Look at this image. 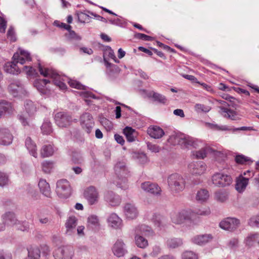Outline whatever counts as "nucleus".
<instances>
[{
	"mask_svg": "<svg viewBox=\"0 0 259 259\" xmlns=\"http://www.w3.org/2000/svg\"><path fill=\"white\" fill-rule=\"evenodd\" d=\"M38 68L41 75L44 77L52 78L53 79L54 84L58 87L60 90L64 91L67 89L65 82H67L71 88L83 90L79 92L80 96L84 98H95V96L92 93L86 91L87 87L78 81L71 79L66 76H62L53 69L45 68L41 66L40 63L38 64Z\"/></svg>",
	"mask_w": 259,
	"mask_h": 259,
	"instance_id": "nucleus-1",
	"label": "nucleus"
},
{
	"mask_svg": "<svg viewBox=\"0 0 259 259\" xmlns=\"http://www.w3.org/2000/svg\"><path fill=\"white\" fill-rule=\"evenodd\" d=\"M167 142L172 145H180L183 148H197L202 144L197 139L181 133H172L167 139Z\"/></svg>",
	"mask_w": 259,
	"mask_h": 259,
	"instance_id": "nucleus-2",
	"label": "nucleus"
},
{
	"mask_svg": "<svg viewBox=\"0 0 259 259\" xmlns=\"http://www.w3.org/2000/svg\"><path fill=\"white\" fill-rule=\"evenodd\" d=\"M167 185L171 194L176 195L182 192L185 188L186 181L181 175L174 173L167 178Z\"/></svg>",
	"mask_w": 259,
	"mask_h": 259,
	"instance_id": "nucleus-3",
	"label": "nucleus"
},
{
	"mask_svg": "<svg viewBox=\"0 0 259 259\" xmlns=\"http://www.w3.org/2000/svg\"><path fill=\"white\" fill-rule=\"evenodd\" d=\"M196 214L191 210L183 209L171 215V219L173 223L178 225L188 222L194 224L196 220Z\"/></svg>",
	"mask_w": 259,
	"mask_h": 259,
	"instance_id": "nucleus-4",
	"label": "nucleus"
},
{
	"mask_svg": "<svg viewBox=\"0 0 259 259\" xmlns=\"http://www.w3.org/2000/svg\"><path fill=\"white\" fill-rule=\"evenodd\" d=\"M74 255V249L69 245L59 247L53 252L55 259H72Z\"/></svg>",
	"mask_w": 259,
	"mask_h": 259,
	"instance_id": "nucleus-5",
	"label": "nucleus"
},
{
	"mask_svg": "<svg viewBox=\"0 0 259 259\" xmlns=\"http://www.w3.org/2000/svg\"><path fill=\"white\" fill-rule=\"evenodd\" d=\"M83 196L90 205H95L99 201V193L98 190L93 186L87 188L84 191Z\"/></svg>",
	"mask_w": 259,
	"mask_h": 259,
	"instance_id": "nucleus-6",
	"label": "nucleus"
},
{
	"mask_svg": "<svg viewBox=\"0 0 259 259\" xmlns=\"http://www.w3.org/2000/svg\"><path fill=\"white\" fill-rule=\"evenodd\" d=\"M56 193L63 198L68 197L71 194V188L68 181L65 179L60 180L57 182Z\"/></svg>",
	"mask_w": 259,
	"mask_h": 259,
	"instance_id": "nucleus-7",
	"label": "nucleus"
},
{
	"mask_svg": "<svg viewBox=\"0 0 259 259\" xmlns=\"http://www.w3.org/2000/svg\"><path fill=\"white\" fill-rule=\"evenodd\" d=\"M80 124L82 129L88 134L91 133L95 124L94 118L89 113H84L80 117Z\"/></svg>",
	"mask_w": 259,
	"mask_h": 259,
	"instance_id": "nucleus-8",
	"label": "nucleus"
},
{
	"mask_svg": "<svg viewBox=\"0 0 259 259\" xmlns=\"http://www.w3.org/2000/svg\"><path fill=\"white\" fill-rule=\"evenodd\" d=\"M213 185L217 187H225L230 185L232 179L230 176L222 173H216L211 178Z\"/></svg>",
	"mask_w": 259,
	"mask_h": 259,
	"instance_id": "nucleus-9",
	"label": "nucleus"
},
{
	"mask_svg": "<svg viewBox=\"0 0 259 259\" xmlns=\"http://www.w3.org/2000/svg\"><path fill=\"white\" fill-rule=\"evenodd\" d=\"M54 119L56 123L61 127H65L70 125L73 121L71 115L64 112L57 113L55 115Z\"/></svg>",
	"mask_w": 259,
	"mask_h": 259,
	"instance_id": "nucleus-10",
	"label": "nucleus"
},
{
	"mask_svg": "<svg viewBox=\"0 0 259 259\" xmlns=\"http://www.w3.org/2000/svg\"><path fill=\"white\" fill-rule=\"evenodd\" d=\"M125 217L128 220L136 219L139 214V211L137 207L133 203H126L123 208Z\"/></svg>",
	"mask_w": 259,
	"mask_h": 259,
	"instance_id": "nucleus-11",
	"label": "nucleus"
},
{
	"mask_svg": "<svg viewBox=\"0 0 259 259\" xmlns=\"http://www.w3.org/2000/svg\"><path fill=\"white\" fill-rule=\"evenodd\" d=\"M240 225L239 220L235 218H227L220 223V227L226 230L233 231Z\"/></svg>",
	"mask_w": 259,
	"mask_h": 259,
	"instance_id": "nucleus-12",
	"label": "nucleus"
},
{
	"mask_svg": "<svg viewBox=\"0 0 259 259\" xmlns=\"http://www.w3.org/2000/svg\"><path fill=\"white\" fill-rule=\"evenodd\" d=\"M188 169L192 175L199 176L205 172L206 165L202 161L193 162L188 165Z\"/></svg>",
	"mask_w": 259,
	"mask_h": 259,
	"instance_id": "nucleus-13",
	"label": "nucleus"
},
{
	"mask_svg": "<svg viewBox=\"0 0 259 259\" xmlns=\"http://www.w3.org/2000/svg\"><path fill=\"white\" fill-rule=\"evenodd\" d=\"M141 187L143 191L155 195H160L161 193V188L157 184L150 182L142 183Z\"/></svg>",
	"mask_w": 259,
	"mask_h": 259,
	"instance_id": "nucleus-14",
	"label": "nucleus"
},
{
	"mask_svg": "<svg viewBox=\"0 0 259 259\" xmlns=\"http://www.w3.org/2000/svg\"><path fill=\"white\" fill-rule=\"evenodd\" d=\"M13 60L17 63H20L22 65L26 62L30 61L31 57L28 52L20 49L17 52L14 54Z\"/></svg>",
	"mask_w": 259,
	"mask_h": 259,
	"instance_id": "nucleus-15",
	"label": "nucleus"
},
{
	"mask_svg": "<svg viewBox=\"0 0 259 259\" xmlns=\"http://www.w3.org/2000/svg\"><path fill=\"white\" fill-rule=\"evenodd\" d=\"M3 224L7 226H17L20 222L17 220L15 213L12 212L8 211L4 213L2 216Z\"/></svg>",
	"mask_w": 259,
	"mask_h": 259,
	"instance_id": "nucleus-16",
	"label": "nucleus"
},
{
	"mask_svg": "<svg viewBox=\"0 0 259 259\" xmlns=\"http://www.w3.org/2000/svg\"><path fill=\"white\" fill-rule=\"evenodd\" d=\"M77 224L78 219L76 217L71 215L68 217L65 223L66 234L68 235H73Z\"/></svg>",
	"mask_w": 259,
	"mask_h": 259,
	"instance_id": "nucleus-17",
	"label": "nucleus"
},
{
	"mask_svg": "<svg viewBox=\"0 0 259 259\" xmlns=\"http://www.w3.org/2000/svg\"><path fill=\"white\" fill-rule=\"evenodd\" d=\"M112 252L117 257L123 256L126 252L125 244L121 239H118L112 247Z\"/></svg>",
	"mask_w": 259,
	"mask_h": 259,
	"instance_id": "nucleus-18",
	"label": "nucleus"
},
{
	"mask_svg": "<svg viewBox=\"0 0 259 259\" xmlns=\"http://www.w3.org/2000/svg\"><path fill=\"white\" fill-rule=\"evenodd\" d=\"M108 226L114 229H120L123 226L122 219L115 213H111L108 219Z\"/></svg>",
	"mask_w": 259,
	"mask_h": 259,
	"instance_id": "nucleus-19",
	"label": "nucleus"
},
{
	"mask_svg": "<svg viewBox=\"0 0 259 259\" xmlns=\"http://www.w3.org/2000/svg\"><path fill=\"white\" fill-rule=\"evenodd\" d=\"M104 199L105 201L112 206H118L121 203L120 196L116 195L112 191H107L105 193Z\"/></svg>",
	"mask_w": 259,
	"mask_h": 259,
	"instance_id": "nucleus-20",
	"label": "nucleus"
},
{
	"mask_svg": "<svg viewBox=\"0 0 259 259\" xmlns=\"http://www.w3.org/2000/svg\"><path fill=\"white\" fill-rule=\"evenodd\" d=\"M13 136L8 128L0 129V144L9 145L12 142Z\"/></svg>",
	"mask_w": 259,
	"mask_h": 259,
	"instance_id": "nucleus-21",
	"label": "nucleus"
},
{
	"mask_svg": "<svg viewBox=\"0 0 259 259\" xmlns=\"http://www.w3.org/2000/svg\"><path fill=\"white\" fill-rule=\"evenodd\" d=\"M212 239V236L211 234H205L195 235L191 238V241L193 244L203 245L210 241Z\"/></svg>",
	"mask_w": 259,
	"mask_h": 259,
	"instance_id": "nucleus-22",
	"label": "nucleus"
},
{
	"mask_svg": "<svg viewBox=\"0 0 259 259\" xmlns=\"http://www.w3.org/2000/svg\"><path fill=\"white\" fill-rule=\"evenodd\" d=\"M50 82V81L46 79H36L33 82V85L40 94L46 95L49 92L46 85Z\"/></svg>",
	"mask_w": 259,
	"mask_h": 259,
	"instance_id": "nucleus-23",
	"label": "nucleus"
},
{
	"mask_svg": "<svg viewBox=\"0 0 259 259\" xmlns=\"http://www.w3.org/2000/svg\"><path fill=\"white\" fill-rule=\"evenodd\" d=\"M9 92L14 96L17 97L23 92V85L19 81L11 83L8 87Z\"/></svg>",
	"mask_w": 259,
	"mask_h": 259,
	"instance_id": "nucleus-24",
	"label": "nucleus"
},
{
	"mask_svg": "<svg viewBox=\"0 0 259 259\" xmlns=\"http://www.w3.org/2000/svg\"><path fill=\"white\" fill-rule=\"evenodd\" d=\"M220 113L225 117L233 120L240 119V115L235 111L225 107H220Z\"/></svg>",
	"mask_w": 259,
	"mask_h": 259,
	"instance_id": "nucleus-25",
	"label": "nucleus"
},
{
	"mask_svg": "<svg viewBox=\"0 0 259 259\" xmlns=\"http://www.w3.org/2000/svg\"><path fill=\"white\" fill-rule=\"evenodd\" d=\"M17 64L14 60L13 61L7 62L4 66L5 71L12 74H18L20 72V69Z\"/></svg>",
	"mask_w": 259,
	"mask_h": 259,
	"instance_id": "nucleus-26",
	"label": "nucleus"
},
{
	"mask_svg": "<svg viewBox=\"0 0 259 259\" xmlns=\"http://www.w3.org/2000/svg\"><path fill=\"white\" fill-rule=\"evenodd\" d=\"M40 192L47 197H51V191L49 184L46 180L40 179L38 184Z\"/></svg>",
	"mask_w": 259,
	"mask_h": 259,
	"instance_id": "nucleus-27",
	"label": "nucleus"
},
{
	"mask_svg": "<svg viewBox=\"0 0 259 259\" xmlns=\"http://www.w3.org/2000/svg\"><path fill=\"white\" fill-rule=\"evenodd\" d=\"M149 135L154 139H159L164 135L163 130L159 126H153L149 127L147 130Z\"/></svg>",
	"mask_w": 259,
	"mask_h": 259,
	"instance_id": "nucleus-28",
	"label": "nucleus"
},
{
	"mask_svg": "<svg viewBox=\"0 0 259 259\" xmlns=\"http://www.w3.org/2000/svg\"><path fill=\"white\" fill-rule=\"evenodd\" d=\"M99 220L97 215H91L88 218L87 227L93 230H98L100 228Z\"/></svg>",
	"mask_w": 259,
	"mask_h": 259,
	"instance_id": "nucleus-29",
	"label": "nucleus"
},
{
	"mask_svg": "<svg viewBox=\"0 0 259 259\" xmlns=\"http://www.w3.org/2000/svg\"><path fill=\"white\" fill-rule=\"evenodd\" d=\"M135 234H139L142 236H149L153 235V232L150 227L145 225H141L136 228Z\"/></svg>",
	"mask_w": 259,
	"mask_h": 259,
	"instance_id": "nucleus-30",
	"label": "nucleus"
},
{
	"mask_svg": "<svg viewBox=\"0 0 259 259\" xmlns=\"http://www.w3.org/2000/svg\"><path fill=\"white\" fill-rule=\"evenodd\" d=\"M248 184V178H245L240 177L236 180L235 188L236 190L239 192H242L246 189Z\"/></svg>",
	"mask_w": 259,
	"mask_h": 259,
	"instance_id": "nucleus-31",
	"label": "nucleus"
},
{
	"mask_svg": "<svg viewBox=\"0 0 259 259\" xmlns=\"http://www.w3.org/2000/svg\"><path fill=\"white\" fill-rule=\"evenodd\" d=\"M13 112V108L10 103L2 101L0 102V117L4 114H10Z\"/></svg>",
	"mask_w": 259,
	"mask_h": 259,
	"instance_id": "nucleus-32",
	"label": "nucleus"
},
{
	"mask_svg": "<svg viewBox=\"0 0 259 259\" xmlns=\"http://www.w3.org/2000/svg\"><path fill=\"white\" fill-rule=\"evenodd\" d=\"M25 146L29 152V153L34 157H37V152L36 144L33 142L32 140L28 137L26 139Z\"/></svg>",
	"mask_w": 259,
	"mask_h": 259,
	"instance_id": "nucleus-33",
	"label": "nucleus"
},
{
	"mask_svg": "<svg viewBox=\"0 0 259 259\" xmlns=\"http://www.w3.org/2000/svg\"><path fill=\"white\" fill-rule=\"evenodd\" d=\"M123 133L128 142H132L135 140V138L137 136V132L134 129L131 127L126 126L123 130Z\"/></svg>",
	"mask_w": 259,
	"mask_h": 259,
	"instance_id": "nucleus-34",
	"label": "nucleus"
},
{
	"mask_svg": "<svg viewBox=\"0 0 259 259\" xmlns=\"http://www.w3.org/2000/svg\"><path fill=\"white\" fill-rule=\"evenodd\" d=\"M40 251L37 246H31L28 249V257L27 259H39Z\"/></svg>",
	"mask_w": 259,
	"mask_h": 259,
	"instance_id": "nucleus-35",
	"label": "nucleus"
},
{
	"mask_svg": "<svg viewBox=\"0 0 259 259\" xmlns=\"http://www.w3.org/2000/svg\"><path fill=\"white\" fill-rule=\"evenodd\" d=\"M167 246L169 248H176L183 244V240L180 238H170L167 239Z\"/></svg>",
	"mask_w": 259,
	"mask_h": 259,
	"instance_id": "nucleus-36",
	"label": "nucleus"
},
{
	"mask_svg": "<svg viewBox=\"0 0 259 259\" xmlns=\"http://www.w3.org/2000/svg\"><path fill=\"white\" fill-rule=\"evenodd\" d=\"M135 241L136 245L141 248H145L148 245L147 240L139 234H135Z\"/></svg>",
	"mask_w": 259,
	"mask_h": 259,
	"instance_id": "nucleus-37",
	"label": "nucleus"
},
{
	"mask_svg": "<svg viewBox=\"0 0 259 259\" xmlns=\"http://www.w3.org/2000/svg\"><path fill=\"white\" fill-rule=\"evenodd\" d=\"M55 152L53 146L51 145H44L40 150V154L42 157L52 156Z\"/></svg>",
	"mask_w": 259,
	"mask_h": 259,
	"instance_id": "nucleus-38",
	"label": "nucleus"
},
{
	"mask_svg": "<svg viewBox=\"0 0 259 259\" xmlns=\"http://www.w3.org/2000/svg\"><path fill=\"white\" fill-rule=\"evenodd\" d=\"M209 197L208 191L204 189L199 190L196 194V199L200 202L206 201Z\"/></svg>",
	"mask_w": 259,
	"mask_h": 259,
	"instance_id": "nucleus-39",
	"label": "nucleus"
},
{
	"mask_svg": "<svg viewBox=\"0 0 259 259\" xmlns=\"http://www.w3.org/2000/svg\"><path fill=\"white\" fill-rule=\"evenodd\" d=\"M148 96L152 97L155 101L159 103L164 104L166 102V98L164 96L154 91L150 92Z\"/></svg>",
	"mask_w": 259,
	"mask_h": 259,
	"instance_id": "nucleus-40",
	"label": "nucleus"
},
{
	"mask_svg": "<svg viewBox=\"0 0 259 259\" xmlns=\"http://www.w3.org/2000/svg\"><path fill=\"white\" fill-rule=\"evenodd\" d=\"M25 108L29 116L33 115L36 111V105L31 101H26L25 103Z\"/></svg>",
	"mask_w": 259,
	"mask_h": 259,
	"instance_id": "nucleus-41",
	"label": "nucleus"
},
{
	"mask_svg": "<svg viewBox=\"0 0 259 259\" xmlns=\"http://www.w3.org/2000/svg\"><path fill=\"white\" fill-rule=\"evenodd\" d=\"M259 234L252 233L249 234L245 239V243L248 246H252L256 241H258Z\"/></svg>",
	"mask_w": 259,
	"mask_h": 259,
	"instance_id": "nucleus-42",
	"label": "nucleus"
},
{
	"mask_svg": "<svg viewBox=\"0 0 259 259\" xmlns=\"http://www.w3.org/2000/svg\"><path fill=\"white\" fill-rule=\"evenodd\" d=\"M207 148H202L198 151H193L191 152V156L193 158L203 159L206 156Z\"/></svg>",
	"mask_w": 259,
	"mask_h": 259,
	"instance_id": "nucleus-43",
	"label": "nucleus"
},
{
	"mask_svg": "<svg viewBox=\"0 0 259 259\" xmlns=\"http://www.w3.org/2000/svg\"><path fill=\"white\" fill-rule=\"evenodd\" d=\"M214 199L220 202H225L228 199V194L226 192L219 191L215 193Z\"/></svg>",
	"mask_w": 259,
	"mask_h": 259,
	"instance_id": "nucleus-44",
	"label": "nucleus"
},
{
	"mask_svg": "<svg viewBox=\"0 0 259 259\" xmlns=\"http://www.w3.org/2000/svg\"><path fill=\"white\" fill-rule=\"evenodd\" d=\"M133 157L136 159L138 162L141 164H145L148 162V158L147 155L143 153H133Z\"/></svg>",
	"mask_w": 259,
	"mask_h": 259,
	"instance_id": "nucleus-45",
	"label": "nucleus"
},
{
	"mask_svg": "<svg viewBox=\"0 0 259 259\" xmlns=\"http://www.w3.org/2000/svg\"><path fill=\"white\" fill-rule=\"evenodd\" d=\"M182 259H198V254L191 250H186L182 254Z\"/></svg>",
	"mask_w": 259,
	"mask_h": 259,
	"instance_id": "nucleus-46",
	"label": "nucleus"
},
{
	"mask_svg": "<svg viewBox=\"0 0 259 259\" xmlns=\"http://www.w3.org/2000/svg\"><path fill=\"white\" fill-rule=\"evenodd\" d=\"M41 168L45 173H50L54 168V163L50 161H44L41 163Z\"/></svg>",
	"mask_w": 259,
	"mask_h": 259,
	"instance_id": "nucleus-47",
	"label": "nucleus"
},
{
	"mask_svg": "<svg viewBox=\"0 0 259 259\" xmlns=\"http://www.w3.org/2000/svg\"><path fill=\"white\" fill-rule=\"evenodd\" d=\"M41 130L43 134L49 135L51 133L52 129L50 121L48 120L45 121L41 126Z\"/></svg>",
	"mask_w": 259,
	"mask_h": 259,
	"instance_id": "nucleus-48",
	"label": "nucleus"
},
{
	"mask_svg": "<svg viewBox=\"0 0 259 259\" xmlns=\"http://www.w3.org/2000/svg\"><path fill=\"white\" fill-rule=\"evenodd\" d=\"M117 185L122 189L125 190L128 188V182L127 177L118 178Z\"/></svg>",
	"mask_w": 259,
	"mask_h": 259,
	"instance_id": "nucleus-49",
	"label": "nucleus"
},
{
	"mask_svg": "<svg viewBox=\"0 0 259 259\" xmlns=\"http://www.w3.org/2000/svg\"><path fill=\"white\" fill-rule=\"evenodd\" d=\"M194 109L197 113L199 112H208L210 110V107L201 104H196L194 106Z\"/></svg>",
	"mask_w": 259,
	"mask_h": 259,
	"instance_id": "nucleus-50",
	"label": "nucleus"
},
{
	"mask_svg": "<svg viewBox=\"0 0 259 259\" xmlns=\"http://www.w3.org/2000/svg\"><path fill=\"white\" fill-rule=\"evenodd\" d=\"M235 161L237 163L243 164L250 161V159L248 157L243 155H238L236 156Z\"/></svg>",
	"mask_w": 259,
	"mask_h": 259,
	"instance_id": "nucleus-51",
	"label": "nucleus"
},
{
	"mask_svg": "<svg viewBox=\"0 0 259 259\" xmlns=\"http://www.w3.org/2000/svg\"><path fill=\"white\" fill-rule=\"evenodd\" d=\"M125 164L123 162H117L115 166L114 170L116 175H121V170L122 169L126 168Z\"/></svg>",
	"mask_w": 259,
	"mask_h": 259,
	"instance_id": "nucleus-52",
	"label": "nucleus"
},
{
	"mask_svg": "<svg viewBox=\"0 0 259 259\" xmlns=\"http://www.w3.org/2000/svg\"><path fill=\"white\" fill-rule=\"evenodd\" d=\"M24 71L29 76H33L37 74L36 70L32 66H25L23 67Z\"/></svg>",
	"mask_w": 259,
	"mask_h": 259,
	"instance_id": "nucleus-53",
	"label": "nucleus"
},
{
	"mask_svg": "<svg viewBox=\"0 0 259 259\" xmlns=\"http://www.w3.org/2000/svg\"><path fill=\"white\" fill-rule=\"evenodd\" d=\"M9 181L8 176L4 172L0 171V186H4L8 184Z\"/></svg>",
	"mask_w": 259,
	"mask_h": 259,
	"instance_id": "nucleus-54",
	"label": "nucleus"
},
{
	"mask_svg": "<svg viewBox=\"0 0 259 259\" xmlns=\"http://www.w3.org/2000/svg\"><path fill=\"white\" fill-rule=\"evenodd\" d=\"M78 19L81 23H85L89 21L90 17L88 15L81 12L78 14Z\"/></svg>",
	"mask_w": 259,
	"mask_h": 259,
	"instance_id": "nucleus-55",
	"label": "nucleus"
},
{
	"mask_svg": "<svg viewBox=\"0 0 259 259\" xmlns=\"http://www.w3.org/2000/svg\"><path fill=\"white\" fill-rule=\"evenodd\" d=\"M147 147L148 149L152 152L157 153L160 150V148L159 146L151 143H147Z\"/></svg>",
	"mask_w": 259,
	"mask_h": 259,
	"instance_id": "nucleus-56",
	"label": "nucleus"
},
{
	"mask_svg": "<svg viewBox=\"0 0 259 259\" xmlns=\"http://www.w3.org/2000/svg\"><path fill=\"white\" fill-rule=\"evenodd\" d=\"M8 38L12 41H15L16 40L14 29L12 27H10L7 32Z\"/></svg>",
	"mask_w": 259,
	"mask_h": 259,
	"instance_id": "nucleus-57",
	"label": "nucleus"
},
{
	"mask_svg": "<svg viewBox=\"0 0 259 259\" xmlns=\"http://www.w3.org/2000/svg\"><path fill=\"white\" fill-rule=\"evenodd\" d=\"M135 36H136V37H137L139 39H141L147 40V41H151L153 39L152 37H151L150 36L147 35L145 34L140 33H138L136 34Z\"/></svg>",
	"mask_w": 259,
	"mask_h": 259,
	"instance_id": "nucleus-58",
	"label": "nucleus"
},
{
	"mask_svg": "<svg viewBox=\"0 0 259 259\" xmlns=\"http://www.w3.org/2000/svg\"><path fill=\"white\" fill-rule=\"evenodd\" d=\"M155 225L158 228L160 229L162 226V220L159 215H155L152 219Z\"/></svg>",
	"mask_w": 259,
	"mask_h": 259,
	"instance_id": "nucleus-59",
	"label": "nucleus"
},
{
	"mask_svg": "<svg viewBox=\"0 0 259 259\" xmlns=\"http://www.w3.org/2000/svg\"><path fill=\"white\" fill-rule=\"evenodd\" d=\"M54 23V25H56V26L61 28H64V29H66L67 30H70V29H71V26L70 25L66 24L64 23L60 22L58 21H55Z\"/></svg>",
	"mask_w": 259,
	"mask_h": 259,
	"instance_id": "nucleus-60",
	"label": "nucleus"
},
{
	"mask_svg": "<svg viewBox=\"0 0 259 259\" xmlns=\"http://www.w3.org/2000/svg\"><path fill=\"white\" fill-rule=\"evenodd\" d=\"M7 27V21L2 17H0V33H5Z\"/></svg>",
	"mask_w": 259,
	"mask_h": 259,
	"instance_id": "nucleus-61",
	"label": "nucleus"
},
{
	"mask_svg": "<svg viewBox=\"0 0 259 259\" xmlns=\"http://www.w3.org/2000/svg\"><path fill=\"white\" fill-rule=\"evenodd\" d=\"M0 259H12V254L8 251H0Z\"/></svg>",
	"mask_w": 259,
	"mask_h": 259,
	"instance_id": "nucleus-62",
	"label": "nucleus"
},
{
	"mask_svg": "<svg viewBox=\"0 0 259 259\" xmlns=\"http://www.w3.org/2000/svg\"><path fill=\"white\" fill-rule=\"evenodd\" d=\"M161 252V248L157 245H155L153 247L150 255L153 257H156Z\"/></svg>",
	"mask_w": 259,
	"mask_h": 259,
	"instance_id": "nucleus-63",
	"label": "nucleus"
},
{
	"mask_svg": "<svg viewBox=\"0 0 259 259\" xmlns=\"http://www.w3.org/2000/svg\"><path fill=\"white\" fill-rule=\"evenodd\" d=\"M258 219L253 217L251 218L248 222V224L251 227L258 226L259 225Z\"/></svg>",
	"mask_w": 259,
	"mask_h": 259,
	"instance_id": "nucleus-64",
	"label": "nucleus"
}]
</instances>
